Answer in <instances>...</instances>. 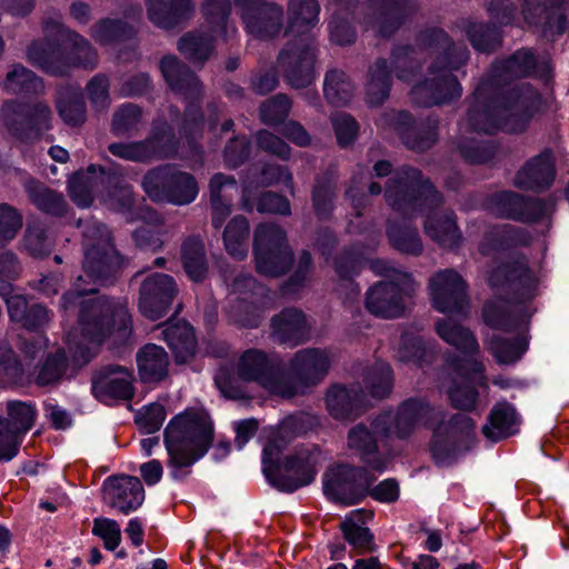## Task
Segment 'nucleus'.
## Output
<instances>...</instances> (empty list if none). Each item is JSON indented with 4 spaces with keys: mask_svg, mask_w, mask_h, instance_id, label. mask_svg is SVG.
I'll return each instance as SVG.
<instances>
[{
    "mask_svg": "<svg viewBox=\"0 0 569 569\" xmlns=\"http://www.w3.org/2000/svg\"><path fill=\"white\" fill-rule=\"evenodd\" d=\"M126 260L116 250L106 224L90 219L83 224V271L93 286H103L123 267ZM79 276L73 289L61 299V309L69 313L79 307L78 325L66 337L64 349L49 355L36 377L39 386L53 385L64 376L68 362L74 367L88 363L108 339L114 346L127 343L132 336V319L127 303L102 296H93L96 287L86 288Z\"/></svg>",
    "mask_w": 569,
    "mask_h": 569,
    "instance_id": "1",
    "label": "nucleus"
},
{
    "mask_svg": "<svg viewBox=\"0 0 569 569\" xmlns=\"http://www.w3.org/2000/svg\"><path fill=\"white\" fill-rule=\"evenodd\" d=\"M535 76L548 81L551 62L548 57L538 58L530 49H520L503 60H497L480 79L469 98L463 121L459 123L461 138L458 149L469 163H487L497 154V146L477 136L520 133L532 118L550 108V98L541 96L528 83L513 84L519 78Z\"/></svg>",
    "mask_w": 569,
    "mask_h": 569,
    "instance_id": "2",
    "label": "nucleus"
},
{
    "mask_svg": "<svg viewBox=\"0 0 569 569\" xmlns=\"http://www.w3.org/2000/svg\"><path fill=\"white\" fill-rule=\"evenodd\" d=\"M436 56L428 70L426 79L413 86L410 94L415 104L432 107L457 100L462 94V87L452 76L468 60L469 52L463 43H453L448 34L437 28L425 30L417 38V48L396 47L391 53V68L386 59H379L369 71L367 82V102L370 106L381 104L388 97L391 88V77L403 82L416 79L421 53Z\"/></svg>",
    "mask_w": 569,
    "mask_h": 569,
    "instance_id": "3",
    "label": "nucleus"
},
{
    "mask_svg": "<svg viewBox=\"0 0 569 569\" xmlns=\"http://www.w3.org/2000/svg\"><path fill=\"white\" fill-rule=\"evenodd\" d=\"M528 233L511 224L496 226L485 236L479 250L483 256L495 253V262L488 273V284L495 297L486 302L482 318L487 326L503 331H517L528 326L535 312L531 301L540 295V269L528 264L523 256L506 251L513 246L527 244Z\"/></svg>",
    "mask_w": 569,
    "mask_h": 569,
    "instance_id": "4",
    "label": "nucleus"
},
{
    "mask_svg": "<svg viewBox=\"0 0 569 569\" xmlns=\"http://www.w3.org/2000/svg\"><path fill=\"white\" fill-rule=\"evenodd\" d=\"M71 200L81 208H88L97 198L108 209L126 214L128 221L141 220L144 226L133 232L136 244L142 249L158 251L162 248L161 217L149 207H139L132 211L133 194L124 182L118 167L106 171L91 164L86 171H78L68 181Z\"/></svg>",
    "mask_w": 569,
    "mask_h": 569,
    "instance_id": "5",
    "label": "nucleus"
},
{
    "mask_svg": "<svg viewBox=\"0 0 569 569\" xmlns=\"http://www.w3.org/2000/svg\"><path fill=\"white\" fill-rule=\"evenodd\" d=\"M385 198L391 209L406 219L428 211L425 221L426 234L440 247H460L462 234L455 213L449 211L439 216L437 209L442 204L443 198L419 170L411 167L396 170L387 182Z\"/></svg>",
    "mask_w": 569,
    "mask_h": 569,
    "instance_id": "6",
    "label": "nucleus"
},
{
    "mask_svg": "<svg viewBox=\"0 0 569 569\" xmlns=\"http://www.w3.org/2000/svg\"><path fill=\"white\" fill-rule=\"evenodd\" d=\"M286 36L292 39L278 56V64L287 83L292 88H305L316 78L315 62L317 44L311 34L319 22L318 0H289Z\"/></svg>",
    "mask_w": 569,
    "mask_h": 569,
    "instance_id": "7",
    "label": "nucleus"
},
{
    "mask_svg": "<svg viewBox=\"0 0 569 569\" xmlns=\"http://www.w3.org/2000/svg\"><path fill=\"white\" fill-rule=\"evenodd\" d=\"M43 40L33 41L27 50L28 61L51 76H63L71 67L94 69L98 53L81 34L66 28L59 16L43 21Z\"/></svg>",
    "mask_w": 569,
    "mask_h": 569,
    "instance_id": "8",
    "label": "nucleus"
},
{
    "mask_svg": "<svg viewBox=\"0 0 569 569\" xmlns=\"http://www.w3.org/2000/svg\"><path fill=\"white\" fill-rule=\"evenodd\" d=\"M438 336L458 349L465 356H448L446 367L450 375L455 376L452 385L448 388L447 395L452 407L466 411H471L478 402V391L470 385L471 380L478 376L477 383L481 388H487V377L485 367L476 356L479 352V343L473 333L452 319H442L436 325Z\"/></svg>",
    "mask_w": 569,
    "mask_h": 569,
    "instance_id": "9",
    "label": "nucleus"
},
{
    "mask_svg": "<svg viewBox=\"0 0 569 569\" xmlns=\"http://www.w3.org/2000/svg\"><path fill=\"white\" fill-rule=\"evenodd\" d=\"M163 436L170 476L182 481L211 447L213 425L207 413L187 409L169 421Z\"/></svg>",
    "mask_w": 569,
    "mask_h": 569,
    "instance_id": "10",
    "label": "nucleus"
},
{
    "mask_svg": "<svg viewBox=\"0 0 569 569\" xmlns=\"http://www.w3.org/2000/svg\"><path fill=\"white\" fill-rule=\"evenodd\" d=\"M490 18L501 26L519 24L522 19L529 28L536 29L548 40H555L568 28L569 2L563 0H522L521 18L510 0H491L488 6Z\"/></svg>",
    "mask_w": 569,
    "mask_h": 569,
    "instance_id": "11",
    "label": "nucleus"
},
{
    "mask_svg": "<svg viewBox=\"0 0 569 569\" xmlns=\"http://www.w3.org/2000/svg\"><path fill=\"white\" fill-rule=\"evenodd\" d=\"M365 390L352 386L332 385L326 393V407L337 420H351L360 416L367 405V396L382 399L389 396L393 387V373L389 363L377 361L363 375Z\"/></svg>",
    "mask_w": 569,
    "mask_h": 569,
    "instance_id": "12",
    "label": "nucleus"
},
{
    "mask_svg": "<svg viewBox=\"0 0 569 569\" xmlns=\"http://www.w3.org/2000/svg\"><path fill=\"white\" fill-rule=\"evenodd\" d=\"M370 269L386 280L372 286L366 296V309L376 317L392 319L405 311L403 298L416 290L412 277L385 260L370 261Z\"/></svg>",
    "mask_w": 569,
    "mask_h": 569,
    "instance_id": "13",
    "label": "nucleus"
},
{
    "mask_svg": "<svg viewBox=\"0 0 569 569\" xmlns=\"http://www.w3.org/2000/svg\"><path fill=\"white\" fill-rule=\"evenodd\" d=\"M202 13L208 24L196 32L184 34L178 42V50L192 63L202 64L213 51L217 37L232 38L238 33L233 23L229 22L231 13L230 0H204Z\"/></svg>",
    "mask_w": 569,
    "mask_h": 569,
    "instance_id": "14",
    "label": "nucleus"
},
{
    "mask_svg": "<svg viewBox=\"0 0 569 569\" xmlns=\"http://www.w3.org/2000/svg\"><path fill=\"white\" fill-rule=\"evenodd\" d=\"M283 445L270 439L262 450V471L268 482L284 492H293L310 485L317 475L316 459L307 450L289 456L278 463Z\"/></svg>",
    "mask_w": 569,
    "mask_h": 569,
    "instance_id": "15",
    "label": "nucleus"
},
{
    "mask_svg": "<svg viewBox=\"0 0 569 569\" xmlns=\"http://www.w3.org/2000/svg\"><path fill=\"white\" fill-rule=\"evenodd\" d=\"M161 73L169 88L187 100L183 132L193 139L203 128V114L200 108L202 86L198 77L189 70L177 57L167 56L160 61Z\"/></svg>",
    "mask_w": 569,
    "mask_h": 569,
    "instance_id": "16",
    "label": "nucleus"
},
{
    "mask_svg": "<svg viewBox=\"0 0 569 569\" xmlns=\"http://www.w3.org/2000/svg\"><path fill=\"white\" fill-rule=\"evenodd\" d=\"M441 411L423 398H408L393 411H386L372 420L375 431L389 438L407 439L417 429L427 428Z\"/></svg>",
    "mask_w": 569,
    "mask_h": 569,
    "instance_id": "17",
    "label": "nucleus"
},
{
    "mask_svg": "<svg viewBox=\"0 0 569 569\" xmlns=\"http://www.w3.org/2000/svg\"><path fill=\"white\" fill-rule=\"evenodd\" d=\"M256 268L260 274L280 277L293 262L287 233L276 223H260L253 234Z\"/></svg>",
    "mask_w": 569,
    "mask_h": 569,
    "instance_id": "18",
    "label": "nucleus"
},
{
    "mask_svg": "<svg viewBox=\"0 0 569 569\" xmlns=\"http://www.w3.org/2000/svg\"><path fill=\"white\" fill-rule=\"evenodd\" d=\"M142 187L151 200L178 206L191 203L199 191L196 179L190 173L178 170L173 164L160 166L148 171Z\"/></svg>",
    "mask_w": 569,
    "mask_h": 569,
    "instance_id": "19",
    "label": "nucleus"
},
{
    "mask_svg": "<svg viewBox=\"0 0 569 569\" xmlns=\"http://www.w3.org/2000/svg\"><path fill=\"white\" fill-rule=\"evenodd\" d=\"M1 121L12 138L28 142L40 139L52 128V112L44 102L28 104L9 100L1 107Z\"/></svg>",
    "mask_w": 569,
    "mask_h": 569,
    "instance_id": "20",
    "label": "nucleus"
},
{
    "mask_svg": "<svg viewBox=\"0 0 569 569\" xmlns=\"http://www.w3.org/2000/svg\"><path fill=\"white\" fill-rule=\"evenodd\" d=\"M109 152L120 159L134 162L170 159L177 154V141L172 127L167 120L158 118L152 122L150 134L142 141L114 142Z\"/></svg>",
    "mask_w": 569,
    "mask_h": 569,
    "instance_id": "21",
    "label": "nucleus"
},
{
    "mask_svg": "<svg viewBox=\"0 0 569 569\" xmlns=\"http://www.w3.org/2000/svg\"><path fill=\"white\" fill-rule=\"evenodd\" d=\"M476 443V423L463 415H453L433 431L430 452L437 465H450Z\"/></svg>",
    "mask_w": 569,
    "mask_h": 569,
    "instance_id": "22",
    "label": "nucleus"
},
{
    "mask_svg": "<svg viewBox=\"0 0 569 569\" xmlns=\"http://www.w3.org/2000/svg\"><path fill=\"white\" fill-rule=\"evenodd\" d=\"M236 370L241 380L256 382L271 395L283 398L290 391L283 385L282 360L274 353L248 349L239 357Z\"/></svg>",
    "mask_w": 569,
    "mask_h": 569,
    "instance_id": "23",
    "label": "nucleus"
},
{
    "mask_svg": "<svg viewBox=\"0 0 569 569\" xmlns=\"http://www.w3.org/2000/svg\"><path fill=\"white\" fill-rule=\"evenodd\" d=\"M330 365V357L326 350L306 348L297 351L289 360V371L283 370V385L290 389L283 398L289 399L306 393L323 380Z\"/></svg>",
    "mask_w": 569,
    "mask_h": 569,
    "instance_id": "24",
    "label": "nucleus"
},
{
    "mask_svg": "<svg viewBox=\"0 0 569 569\" xmlns=\"http://www.w3.org/2000/svg\"><path fill=\"white\" fill-rule=\"evenodd\" d=\"M373 480L365 467L337 465L323 476V492L335 502L353 506L367 496Z\"/></svg>",
    "mask_w": 569,
    "mask_h": 569,
    "instance_id": "25",
    "label": "nucleus"
},
{
    "mask_svg": "<svg viewBox=\"0 0 569 569\" xmlns=\"http://www.w3.org/2000/svg\"><path fill=\"white\" fill-rule=\"evenodd\" d=\"M431 303L441 313L467 317L469 312L468 284L455 269L436 272L429 280Z\"/></svg>",
    "mask_w": 569,
    "mask_h": 569,
    "instance_id": "26",
    "label": "nucleus"
},
{
    "mask_svg": "<svg viewBox=\"0 0 569 569\" xmlns=\"http://www.w3.org/2000/svg\"><path fill=\"white\" fill-rule=\"evenodd\" d=\"M556 198L538 199L523 197L512 191H501L490 199L491 211L501 217L525 223L549 219L556 211Z\"/></svg>",
    "mask_w": 569,
    "mask_h": 569,
    "instance_id": "27",
    "label": "nucleus"
},
{
    "mask_svg": "<svg viewBox=\"0 0 569 569\" xmlns=\"http://www.w3.org/2000/svg\"><path fill=\"white\" fill-rule=\"evenodd\" d=\"M7 416L0 417V462H8L19 453L24 436L34 425L37 409L32 402L10 400Z\"/></svg>",
    "mask_w": 569,
    "mask_h": 569,
    "instance_id": "28",
    "label": "nucleus"
},
{
    "mask_svg": "<svg viewBox=\"0 0 569 569\" xmlns=\"http://www.w3.org/2000/svg\"><path fill=\"white\" fill-rule=\"evenodd\" d=\"M377 126L393 129L408 149L418 152L429 149L438 139V119L432 117L418 122L406 111H390L379 118Z\"/></svg>",
    "mask_w": 569,
    "mask_h": 569,
    "instance_id": "29",
    "label": "nucleus"
},
{
    "mask_svg": "<svg viewBox=\"0 0 569 569\" xmlns=\"http://www.w3.org/2000/svg\"><path fill=\"white\" fill-rule=\"evenodd\" d=\"M223 279L230 287V295H243L236 300L238 309H243L246 315H233L231 319L242 327L257 328L261 323L262 312L267 308V302L259 298H264L267 289L249 274H241L231 283L228 282L226 273H223Z\"/></svg>",
    "mask_w": 569,
    "mask_h": 569,
    "instance_id": "30",
    "label": "nucleus"
},
{
    "mask_svg": "<svg viewBox=\"0 0 569 569\" xmlns=\"http://www.w3.org/2000/svg\"><path fill=\"white\" fill-rule=\"evenodd\" d=\"M178 292L174 279L166 273L148 276L140 288L139 310L150 320H159L167 315Z\"/></svg>",
    "mask_w": 569,
    "mask_h": 569,
    "instance_id": "31",
    "label": "nucleus"
},
{
    "mask_svg": "<svg viewBox=\"0 0 569 569\" xmlns=\"http://www.w3.org/2000/svg\"><path fill=\"white\" fill-rule=\"evenodd\" d=\"M417 9V0H369L366 24L381 38L391 37Z\"/></svg>",
    "mask_w": 569,
    "mask_h": 569,
    "instance_id": "32",
    "label": "nucleus"
},
{
    "mask_svg": "<svg viewBox=\"0 0 569 569\" xmlns=\"http://www.w3.org/2000/svg\"><path fill=\"white\" fill-rule=\"evenodd\" d=\"M134 377L131 370L121 366L101 368L92 378V393L103 403L113 400H130L134 395Z\"/></svg>",
    "mask_w": 569,
    "mask_h": 569,
    "instance_id": "33",
    "label": "nucleus"
},
{
    "mask_svg": "<svg viewBox=\"0 0 569 569\" xmlns=\"http://www.w3.org/2000/svg\"><path fill=\"white\" fill-rule=\"evenodd\" d=\"M556 167L552 152L546 150L529 159L515 176L513 184L528 191H542L555 181Z\"/></svg>",
    "mask_w": 569,
    "mask_h": 569,
    "instance_id": "34",
    "label": "nucleus"
},
{
    "mask_svg": "<svg viewBox=\"0 0 569 569\" xmlns=\"http://www.w3.org/2000/svg\"><path fill=\"white\" fill-rule=\"evenodd\" d=\"M106 492L111 507L121 513L128 515L137 510L144 501V488L139 478L120 476L108 478Z\"/></svg>",
    "mask_w": 569,
    "mask_h": 569,
    "instance_id": "35",
    "label": "nucleus"
},
{
    "mask_svg": "<svg viewBox=\"0 0 569 569\" xmlns=\"http://www.w3.org/2000/svg\"><path fill=\"white\" fill-rule=\"evenodd\" d=\"M389 436H383L375 431L372 421L369 425L360 422L352 427L347 437L348 448L358 453L363 462L375 471L383 472L387 469V461L379 457L370 458L378 451V439L385 440Z\"/></svg>",
    "mask_w": 569,
    "mask_h": 569,
    "instance_id": "36",
    "label": "nucleus"
},
{
    "mask_svg": "<svg viewBox=\"0 0 569 569\" xmlns=\"http://www.w3.org/2000/svg\"><path fill=\"white\" fill-rule=\"evenodd\" d=\"M310 326L302 311L284 309L271 320V335L280 343L296 347L309 339Z\"/></svg>",
    "mask_w": 569,
    "mask_h": 569,
    "instance_id": "37",
    "label": "nucleus"
},
{
    "mask_svg": "<svg viewBox=\"0 0 569 569\" xmlns=\"http://www.w3.org/2000/svg\"><path fill=\"white\" fill-rule=\"evenodd\" d=\"M149 20L159 28L172 29L191 17L192 0H146Z\"/></svg>",
    "mask_w": 569,
    "mask_h": 569,
    "instance_id": "38",
    "label": "nucleus"
},
{
    "mask_svg": "<svg viewBox=\"0 0 569 569\" xmlns=\"http://www.w3.org/2000/svg\"><path fill=\"white\" fill-rule=\"evenodd\" d=\"M209 189L211 223L214 229H220L231 213L232 191L238 192L237 181L231 176L217 173L211 178Z\"/></svg>",
    "mask_w": 569,
    "mask_h": 569,
    "instance_id": "39",
    "label": "nucleus"
},
{
    "mask_svg": "<svg viewBox=\"0 0 569 569\" xmlns=\"http://www.w3.org/2000/svg\"><path fill=\"white\" fill-rule=\"evenodd\" d=\"M520 417L513 405L507 401L497 402L482 427L483 436L491 441H499L518 432Z\"/></svg>",
    "mask_w": 569,
    "mask_h": 569,
    "instance_id": "40",
    "label": "nucleus"
},
{
    "mask_svg": "<svg viewBox=\"0 0 569 569\" xmlns=\"http://www.w3.org/2000/svg\"><path fill=\"white\" fill-rule=\"evenodd\" d=\"M8 313L13 322L20 323L30 331L43 329L51 320V312L42 305H28L22 295H13L6 299Z\"/></svg>",
    "mask_w": 569,
    "mask_h": 569,
    "instance_id": "41",
    "label": "nucleus"
},
{
    "mask_svg": "<svg viewBox=\"0 0 569 569\" xmlns=\"http://www.w3.org/2000/svg\"><path fill=\"white\" fill-rule=\"evenodd\" d=\"M372 517L370 511L365 509L352 510L341 522V531L346 541L358 553L372 552L376 549L373 536L366 527L368 519Z\"/></svg>",
    "mask_w": 569,
    "mask_h": 569,
    "instance_id": "42",
    "label": "nucleus"
},
{
    "mask_svg": "<svg viewBox=\"0 0 569 569\" xmlns=\"http://www.w3.org/2000/svg\"><path fill=\"white\" fill-rule=\"evenodd\" d=\"M162 336L177 362L184 363L194 356L197 339L193 328L188 322L182 320L167 322Z\"/></svg>",
    "mask_w": 569,
    "mask_h": 569,
    "instance_id": "43",
    "label": "nucleus"
},
{
    "mask_svg": "<svg viewBox=\"0 0 569 569\" xmlns=\"http://www.w3.org/2000/svg\"><path fill=\"white\" fill-rule=\"evenodd\" d=\"M283 26V8L278 3L264 4L252 18L243 23L248 34L261 39L277 37Z\"/></svg>",
    "mask_w": 569,
    "mask_h": 569,
    "instance_id": "44",
    "label": "nucleus"
},
{
    "mask_svg": "<svg viewBox=\"0 0 569 569\" xmlns=\"http://www.w3.org/2000/svg\"><path fill=\"white\" fill-rule=\"evenodd\" d=\"M137 366L141 381L159 382L168 375L169 357L162 347L148 343L138 351Z\"/></svg>",
    "mask_w": 569,
    "mask_h": 569,
    "instance_id": "45",
    "label": "nucleus"
},
{
    "mask_svg": "<svg viewBox=\"0 0 569 569\" xmlns=\"http://www.w3.org/2000/svg\"><path fill=\"white\" fill-rule=\"evenodd\" d=\"M56 108L63 122L70 127H79L86 121L87 109L80 87L60 89Z\"/></svg>",
    "mask_w": 569,
    "mask_h": 569,
    "instance_id": "46",
    "label": "nucleus"
},
{
    "mask_svg": "<svg viewBox=\"0 0 569 569\" xmlns=\"http://www.w3.org/2000/svg\"><path fill=\"white\" fill-rule=\"evenodd\" d=\"M181 260L188 278L202 282L208 273V262L203 241L199 237L187 238L181 246Z\"/></svg>",
    "mask_w": 569,
    "mask_h": 569,
    "instance_id": "47",
    "label": "nucleus"
},
{
    "mask_svg": "<svg viewBox=\"0 0 569 569\" xmlns=\"http://www.w3.org/2000/svg\"><path fill=\"white\" fill-rule=\"evenodd\" d=\"M460 28L466 32L475 50L479 52H491L501 46L502 36L496 26L463 20Z\"/></svg>",
    "mask_w": 569,
    "mask_h": 569,
    "instance_id": "48",
    "label": "nucleus"
},
{
    "mask_svg": "<svg viewBox=\"0 0 569 569\" xmlns=\"http://www.w3.org/2000/svg\"><path fill=\"white\" fill-rule=\"evenodd\" d=\"M436 351L431 343H427L420 336L405 332L401 336L399 359L402 362H412L419 368L435 360Z\"/></svg>",
    "mask_w": 569,
    "mask_h": 569,
    "instance_id": "49",
    "label": "nucleus"
},
{
    "mask_svg": "<svg viewBox=\"0 0 569 569\" xmlns=\"http://www.w3.org/2000/svg\"><path fill=\"white\" fill-rule=\"evenodd\" d=\"M249 222L242 216L232 218L224 228L223 243L227 252L242 260L248 253Z\"/></svg>",
    "mask_w": 569,
    "mask_h": 569,
    "instance_id": "50",
    "label": "nucleus"
},
{
    "mask_svg": "<svg viewBox=\"0 0 569 569\" xmlns=\"http://www.w3.org/2000/svg\"><path fill=\"white\" fill-rule=\"evenodd\" d=\"M136 34L132 26L120 19H102L91 31L92 39L101 46H110L131 40Z\"/></svg>",
    "mask_w": 569,
    "mask_h": 569,
    "instance_id": "51",
    "label": "nucleus"
},
{
    "mask_svg": "<svg viewBox=\"0 0 569 569\" xmlns=\"http://www.w3.org/2000/svg\"><path fill=\"white\" fill-rule=\"evenodd\" d=\"M26 191L30 201L39 210L52 216L63 214L67 203L61 193H58L33 180L26 184Z\"/></svg>",
    "mask_w": 569,
    "mask_h": 569,
    "instance_id": "52",
    "label": "nucleus"
},
{
    "mask_svg": "<svg viewBox=\"0 0 569 569\" xmlns=\"http://www.w3.org/2000/svg\"><path fill=\"white\" fill-rule=\"evenodd\" d=\"M3 88L13 94H38L43 91L44 84L41 78L21 64H16L8 72Z\"/></svg>",
    "mask_w": 569,
    "mask_h": 569,
    "instance_id": "53",
    "label": "nucleus"
},
{
    "mask_svg": "<svg viewBox=\"0 0 569 569\" xmlns=\"http://www.w3.org/2000/svg\"><path fill=\"white\" fill-rule=\"evenodd\" d=\"M323 93L330 104L346 106L353 96V84L343 71L330 70L325 78Z\"/></svg>",
    "mask_w": 569,
    "mask_h": 569,
    "instance_id": "54",
    "label": "nucleus"
},
{
    "mask_svg": "<svg viewBox=\"0 0 569 569\" xmlns=\"http://www.w3.org/2000/svg\"><path fill=\"white\" fill-rule=\"evenodd\" d=\"M489 349L500 365H512L517 362L528 349V340L525 336L515 339L492 337Z\"/></svg>",
    "mask_w": 569,
    "mask_h": 569,
    "instance_id": "55",
    "label": "nucleus"
},
{
    "mask_svg": "<svg viewBox=\"0 0 569 569\" xmlns=\"http://www.w3.org/2000/svg\"><path fill=\"white\" fill-rule=\"evenodd\" d=\"M387 234L391 246L397 250L409 254H419L422 252V242L415 228L408 224L399 226L390 221Z\"/></svg>",
    "mask_w": 569,
    "mask_h": 569,
    "instance_id": "56",
    "label": "nucleus"
},
{
    "mask_svg": "<svg viewBox=\"0 0 569 569\" xmlns=\"http://www.w3.org/2000/svg\"><path fill=\"white\" fill-rule=\"evenodd\" d=\"M142 124V110L133 103H124L114 112L111 131L116 136H124L138 131Z\"/></svg>",
    "mask_w": 569,
    "mask_h": 569,
    "instance_id": "57",
    "label": "nucleus"
},
{
    "mask_svg": "<svg viewBox=\"0 0 569 569\" xmlns=\"http://www.w3.org/2000/svg\"><path fill=\"white\" fill-rule=\"evenodd\" d=\"M336 197V180L332 173L317 179L312 190V202L316 214L326 218L333 209L332 201Z\"/></svg>",
    "mask_w": 569,
    "mask_h": 569,
    "instance_id": "58",
    "label": "nucleus"
},
{
    "mask_svg": "<svg viewBox=\"0 0 569 569\" xmlns=\"http://www.w3.org/2000/svg\"><path fill=\"white\" fill-rule=\"evenodd\" d=\"M291 109V101L286 94H276L260 107L261 121L267 126L283 124Z\"/></svg>",
    "mask_w": 569,
    "mask_h": 569,
    "instance_id": "59",
    "label": "nucleus"
},
{
    "mask_svg": "<svg viewBox=\"0 0 569 569\" xmlns=\"http://www.w3.org/2000/svg\"><path fill=\"white\" fill-rule=\"evenodd\" d=\"M365 254L366 250L362 248L348 251L333 263L336 272L348 282V287H350L356 297L359 296L360 289L351 281V278L359 272Z\"/></svg>",
    "mask_w": 569,
    "mask_h": 569,
    "instance_id": "60",
    "label": "nucleus"
},
{
    "mask_svg": "<svg viewBox=\"0 0 569 569\" xmlns=\"http://www.w3.org/2000/svg\"><path fill=\"white\" fill-rule=\"evenodd\" d=\"M24 248L36 258H42L50 253L52 241L49 239L48 230L41 223L28 224L24 234Z\"/></svg>",
    "mask_w": 569,
    "mask_h": 569,
    "instance_id": "61",
    "label": "nucleus"
},
{
    "mask_svg": "<svg viewBox=\"0 0 569 569\" xmlns=\"http://www.w3.org/2000/svg\"><path fill=\"white\" fill-rule=\"evenodd\" d=\"M22 378L21 362L8 345H0V382L16 385L20 383Z\"/></svg>",
    "mask_w": 569,
    "mask_h": 569,
    "instance_id": "62",
    "label": "nucleus"
},
{
    "mask_svg": "<svg viewBox=\"0 0 569 569\" xmlns=\"http://www.w3.org/2000/svg\"><path fill=\"white\" fill-rule=\"evenodd\" d=\"M167 417L166 409L161 403H150L144 406L136 415V423L141 432L151 435L160 430Z\"/></svg>",
    "mask_w": 569,
    "mask_h": 569,
    "instance_id": "63",
    "label": "nucleus"
},
{
    "mask_svg": "<svg viewBox=\"0 0 569 569\" xmlns=\"http://www.w3.org/2000/svg\"><path fill=\"white\" fill-rule=\"evenodd\" d=\"M92 533L103 541L107 550H116L121 542L120 525L109 518L99 517L93 519Z\"/></svg>",
    "mask_w": 569,
    "mask_h": 569,
    "instance_id": "64",
    "label": "nucleus"
}]
</instances>
